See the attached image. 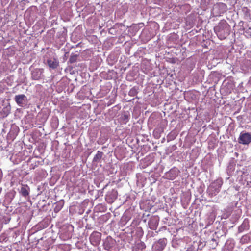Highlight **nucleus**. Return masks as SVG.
Wrapping results in <instances>:
<instances>
[{
	"instance_id": "1",
	"label": "nucleus",
	"mask_w": 251,
	"mask_h": 251,
	"mask_svg": "<svg viewBox=\"0 0 251 251\" xmlns=\"http://www.w3.org/2000/svg\"><path fill=\"white\" fill-rule=\"evenodd\" d=\"M214 31L219 39L223 40L229 35L230 26L225 20H222L214 27Z\"/></svg>"
},
{
	"instance_id": "2",
	"label": "nucleus",
	"mask_w": 251,
	"mask_h": 251,
	"mask_svg": "<svg viewBox=\"0 0 251 251\" xmlns=\"http://www.w3.org/2000/svg\"><path fill=\"white\" fill-rule=\"evenodd\" d=\"M223 185V180L218 179L213 181L208 187L207 192L210 198L216 196L220 191Z\"/></svg>"
},
{
	"instance_id": "3",
	"label": "nucleus",
	"mask_w": 251,
	"mask_h": 251,
	"mask_svg": "<svg viewBox=\"0 0 251 251\" xmlns=\"http://www.w3.org/2000/svg\"><path fill=\"white\" fill-rule=\"evenodd\" d=\"M251 142V135L249 133L241 132L238 138V142L243 145H248Z\"/></svg>"
},
{
	"instance_id": "4",
	"label": "nucleus",
	"mask_w": 251,
	"mask_h": 251,
	"mask_svg": "<svg viewBox=\"0 0 251 251\" xmlns=\"http://www.w3.org/2000/svg\"><path fill=\"white\" fill-rule=\"evenodd\" d=\"M166 245V240L160 239L153 246V248L155 251H162Z\"/></svg>"
},
{
	"instance_id": "5",
	"label": "nucleus",
	"mask_w": 251,
	"mask_h": 251,
	"mask_svg": "<svg viewBox=\"0 0 251 251\" xmlns=\"http://www.w3.org/2000/svg\"><path fill=\"white\" fill-rule=\"evenodd\" d=\"M44 69L42 68H37L34 70L31 73L32 79L38 80L42 78Z\"/></svg>"
},
{
	"instance_id": "6",
	"label": "nucleus",
	"mask_w": 251,
	"mask_h": 251,
	"mask_svg": "<svg viewBox=\"0 0 251 251\" xmlns=\"http://www.w3.org/2000/svg\"><path fill=\"white\" fill-rule=\"evenodd\" d=\"M101 233L98 232H93L90 236V240L94 244H98L100 241Z\"/></svg>"
},
{
	"instance_id": "7",
	"label": "nucleus",
	"mask_w": 251,
	"mask_h": 251,
	"mask_svg": "<svg viewBox=\"0 0 251 251\" xmlns=\"http://www.w3.org/2000/svg\"><path fill=\"white\" fill-rule=\"evenodd\" d=\"M178 172L179 171L177 169H172L166 173V175L167 178L170 180H173L178 176Z\"/></svg>"
},
{
	"instance_id": "8",
	"label": "nucleus",
	"mask_w": 251,
	"mask_h": 251,
	"mask_svg": "<svg viewBox=\"0 0 251 251\" xmlns=\"http://www.w3.org/2000/svg\"><path fill=\"white\" fill-rule=\"evenodd\" d=\"M47 64L49 68L52 69H55L59 66V62L56 58L48 59Z\"/></svg>"
},
{
	"instance_id": "9",
	"label": "nucleus",
	"mask_w": 251,
	"mask_h": 251,
	"mask_svg": "<svg viewBox=\"0 0 251 251\" xmlns=\"http://www.w3.org/2000/svg\"><path fill=\"white\" fill-rule=\"evenodd\" d=\"M25 96L24 94L16 95L15 97V100L17 104L22 106L24 104Z\"/></svg>"
},
{
	"instance_id": "10",
	"label": "nucleus",
	"mask_w": 251,
	"mask_h": 251,
	"mask_svg": "<svg viewBox=\"0 0 251 251\" xmlns=\"http://www.w3.org/2000/svg\"><path fill=\"white\" fill-rule=\"evenodd\" d=\"M29 188L27 185L23 186L21 189V193L22 196L25 197L29 195Z\"/></svg>"
},
{
	"instance_id": "11",
	"label": "nucleus",
	"mask_w": 251,
	"mask_h": 251,
	"mask_svg": "<svg viewBox=\"0 0 251 251\" xmlns=\"http://www.w3.org/2000/svg\"><path fill=\"white\" fill-rule=\"evenodd\" d=\"M149 225L150 228L151 229L156 230L157 228V227L158 224L157 223V222L156 221L155 222H154L153 220H151L149 222Z\"/></svg>"
},
{
	"instance_id": "12",
	"label": "nucleus",
	"mask_w": 251,
	"mask_h": 251,
	"mask_svg": "<svg viewBox=\"0 0 251 251\" xmlns=\"http://www.w3.org/2000/svg\"><path fill=\"white\" fill-rule=\"evenodd\" d=\"M136 248L139 250H143L146 248V245L143 242L140 241L137 243Z\"/></svg>"
},
{
	"instance_id": "13",
	"label": "nucleus",
	"mask_w": 251,
	"mask_h": 251,
	"mask_svg": "<svg viewBox=\"0 0 251 251\" xmlns=\"http://www.w3.org/2000/svg\"><path fill=\"white\" fill-rule=\"evenodd\" d=\"M78 55L72 54L69 58V62L70 63H73L76 62L77 59Z\"/></svg>"
},
{
	"instance_id": "14",
	"label": "nucleus",
	"mask_w": 251,
	"mask_h": 251,
	"mask_svg": "<svg viewBox=\"0 0 251 251\" xmlns=\"http://www.w3.org/2000/svg\"><path fill=\"white\" fill-rule=\"evenodd\" d=\"M138 93V91L134 87L132 88L129 91L128 94L130 96H135Z\"/></svg>"
},
{
	"instance_id": "15",
	"label": "nucleus",
	"mask_w": 251,
	"mask_h": 251,
	"mask_svg": "<svg viewBox=\"0 0 251 251\" xmlns=\"http://www.w3.org/2000/svg\"><path fill=\"white\" fill-rule=\"evenodd\" d=\"M63 204L62 202H58V203H57L56 206H55V207L54 208V211H59L63 207Z\"/></svg>"
},
{
	"instance_id": "16",
	"label": "nucleus",
	"mask_w": 251,
	"mask_h": 251,
	"mask_svg": "<svg viewBox=\"0 0 251 251\" xmlns=\"http://www.w3.org/2000/svg\"><path fill=\"white\" fill-rule=\"evenodd\" d=\"M98 154L96 155V156L94 157V160H96V158H98Z\"/></svg>"
},
{
	"instance_id": "17",
	"label": "nucleus",
	"mask_w": 251,
	"mask_h": 251,
	"mask_svg": "<svg viewBox=\"0 0 251 251\" xmlns=\"http://www.w3.org/2000/svg\"><path fill=\"white\" fill-rule=\"evenodd\" d=\"M139 228H140V229L141 230V232L143 233V231H142V230L141 227H140Z\"/></svg>"
}]
</instances>
